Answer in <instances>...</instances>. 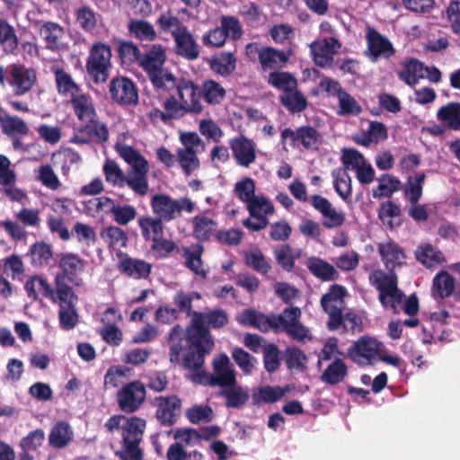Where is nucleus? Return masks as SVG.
<instances>
[{
  "instance_id": "nucleus-1",
  "label": "nucleus",
  "mask_w": 460,
  "mask_h": 460,
  "mask_svg": "<svg viewBox=\"0 0 460 460\" xmlns=\"http://www.w3.org/2000/svg\"><path fill=\"white\" fill-rule=\"evenodd\" d=\"M185 338L188 344L187 353L181 358L183 346L180 341L173 342L170 347V362L172 364H180L185 369L197 372L193 376L192 381L201 383L206 374L205 372L199 371L204 366L205 357L212 351L215 346L214 341L203 339L188 330H186Z\"/></svg>"
},
{
  "instance_id": "nucleus-2",
  "label": "nucleus",
  "mask_w": 460,
  "mask_h": 460,
  "mask_svg": "<svg viewBox=\"0 0 460 460\" xmlns=\"http://www.w3.org/2000/svg\"><path fill=\"white\" fill-rule=\"evenodd\" d=\"M145 429L146 420L137 416L129 417L126 423H123L122 447L115 453L120 460L143 459L144 453L139 444L143 439Z\"/></svg>"
},
{
  "instance_id": "nucleus-3",
  "label": "nucleus",
  "mask_w": 460,
  "mask_h": 460,
  "mask_svg": "<svg viewBox=\"0 0 460 460\" xmlns=\"http://www.w3.org/2000/svg\"><path fill=\"white\" fill-rule=\"evenodd\" d=\"M159 87L158 93H170L176 90L180 101L191 114H199L203 111L200 102V87L191 79L186 77L176 78L173 75L165 78V82Z\"/></svg>"
},
{
  "instance_id": "nucleus-4",
  "label": "nucleus",
  "mask_w": 460,
  "mask_h": 460,
  "mask_svg": "<svg viewBox=\"0 0 460 460\" xmlns=\"http://www.w3.org/2000/svg\"><path fill=\"white\" fill-rule=\"evenodd\" d=\"M36 82L37 73L33 68L17 63L6 66H0V84L3 87H10L15 96L28 93Z\"/></svg>"
},
{
  "instance_id": "nucleus-5",
  "label": "nucleus",
  "mask_w": 460,
  "mask_h": 460,
  "mask_svg": "<svg viewBox=\"0 0 460 460\" xmlns=\"http://www.w3.org/2000/svg\"><path fill=\"white\" fill-rule=\"evenodd\" d=\"M370 280L379 292L378 298L383 307L397 313L398 305L402 304L405 295L398 288V279L394 270L388 273L376 270L371 275Z\"/></svg>"
},
{
  "instance_id": "nucleus-6",
  "label": "nucleus",
  "mask_w": 460,
  "mask_h": 460,
  "mask_svg": "<svg viewBox=\"0 0 460 460\" xmlns=\"http://www.w3.org/2000/svg\"><path fill=\"white\" fill-rule=\"evenodd\" d=\"M165 61V49L161 44H153L145 53L141 52L138 65L147 74L156 91L164 85L165 78L172 75L163 68Z\"/></svg>"
},
{
  "instance_id": "nucleus-7",
  "label": "nucleus",
  "mask_w": 460,
  "mask_h": 460,
  "mask_svg": "<svg viewBox=\"0 0 460 460\" xmlns=\"http://www.w3.org/2000/svg\"><path fill=\"white\" fill-rule=\"evenodd\" d=\"M111 57V49L109 45L102 41L92 45L85 67L87 74L94 84H103L109 79Z\"/></svg>"
},
{
  "instance_id": "nucleus-8",
  "label": "nucleus",
  "mask_w": 460,
  "mask_h": 460,
  "mask_svg": "<svg viewBox=\"0 0 460 460\" xmlns=\"http://www.w3.org/2000/svg\"><path fill=\"white\" fill-rule=\"evenodd\" d=\"M150 206L155 217L161 218L163 222H170L181 217L182 210L192 213L195 209L194 202L188 197L174 199L164 193L154 195Z\"/></svg>"
},
{
  "instance_id": "nucleus-9",
  "label": "nucleus",
  "mask_w": 460,
  "mask_h": 460,
  "mask_svg": "<svg viewBox=\"0 0 460 460\" xmlns=\"http://www.w3.org/2000/svg\"><path fill=\"white\" fill-rule=\"evenodd\" d=\"M384 351L383 342L374 337L363 335L349 347L347 355L357 365L367 367L378 361L379 354Z\"/></svg>"
},
{
  "instance_id": "nucleus-10",
  "label": "nucleus",
  "mask_w": 460,
  "mask_h": 460,
  "mask_svg": "<svg viewBox=\"0 0 460 460\" xmlns=\"http://www.w3.org/2000/svg\"><path fill=\"white\" fill-rule=\"evenodd\" d=\"M228 316L221 308L209 310L208 312H194L193 319L186 330L206 340H213L209 329H219L228 323Z\"/></svg>"
},
{
  "instance_id": "nucleus-11",
  "label": "nucleus",
  "mask_w": 460,
  "mask_h": 460,
  "mask_svg": "<svg viewBox=\"0 0 460 460\" xmlns=\"http://www.w3.org/2000/svg\"><path fill=\"white\" fill-rule=\"evenodd\" d=\"M146 399V387L140 380H133L123 385L116 394L119 409L127 414L137 411Z\"/></svg>"
},
{
  "instance_id": "nucleus-12",
  "label": "nucleus",
  "mask_w": 460,
  "mask_h": 460,
  "mask_svg": "<svg viewBox=\"0 0 460 460\" xmlns=\"http://www.w3.org/2000/svg\"><path fill=\"white\" fill-rule=\"evenodd\" d=\"M246 208L250 217L256 219V221L246 218L243 221V225L254 232L266 228L269 224L267 215H271L274 212L272 203L264 196H255L246 203Z\"/></svg>"
},
{
  "instance_id": "nucleus-13",
  "label": "nucleus",
  "mask_w": 460,
  "mask_h": 460,
  "mask_svg": "<svg viewBox=\"0 0 460 460\" xmlns=\"http://www.w3.org/2000/svg\"><path fill=\"white\" fill-rule=\"evenodd\" d=\"M111 100L119 105L129 106L138 102V91L136 84L128 77L116 76L109 84Z\"/></svg>"
},
{
  "instance_id": "nucleus-14",
  "label": "nucleus",
  "mask_w": 460,
  "mask_h": 460,
  "mask_svg": "<svg viewBox=\"0 0 460 460\" xmlns=\"http://www.w3.org/2000/svg\"><path fill=\"white\" fill-rule=\"evenodd\" d=\"M155 418L161 426L170 428L178 421L182 405L179 396H157L155 398Z\"/></svg>"
},
{
  "instance_id": "nucleus-15",
  "label": "nucleus",
  "mask_w": 460,
  "mask_h": 460,
  "mask_svg": "<svg viewBox=\"0 0 460 460\" xmlns=\"http://www.w3.org/2000/svg\"><path fill=\"white\" fill-rule=\"evenodd\" d=\"M229 146L236 164L248 168L256 161V144L244 135H239L229 140Z\"/></svg>"
},
{
  "instance_id": "nucleus-16",
  "label": "nucleus",
  "mask_w": 460,
  "mask_h": 460,
  "mask_svg": "<svg viewBox=\"0 0 460 460\" xmlns=\"http://www.w3.org/2000/svg\"><path fill=\"white\" fill-rule=\"evenodd\" d=\"M366 40L367 43L366 54L372 62H376L381 57L389 58L395 53L392 42L372 27L367 29Z\"/></svg>"
},
{
  "instance_id": "nucleus-17",
  "label": "nucleus",
  "mask_w": 460,
  "mask_h": 460,
  "mask_svg": "<svg viewBox=\"0 0 460 460\" xmlns=\"http://www.w3.org/2000/svg\"><path fill=\"white\" fill-rule=\"evenodd\" d=\"M85 261L73 252L64 253L60 256L58 268L60 271L55 277H62L73 285L79 286L81 279L78 276L84 270Z\"/></svg>"
},
{
  "instance_id": "nucleus-18",
  "label": "nucleus",
  "mask_w": 460,
  "mask_h": 460,
  "mask_svg": "<svg viewBox=\"0 0 460 460\" xmlns=\"http://www.w3.org/2000/svg\"><path fill=\"white\" fill-rule=\"evenodd\" d=\"M311 205L315 210L320 212L324 220L323 225L328 229L341 226L346 219L343 212H338L332 205L330 200L321 195L314 194L310 198Z\"/></svg>"
},
{
  "instance_id": "nucleus-19",
  "label": "nucleus",
  "mask_w": 460,
  "mask_h": 460,
  "mask_svg": "<svg viewBox=\"0 0 460 460\" xmlns=\"http://www.w3.org/2000/svg\"><path fill=\"white\" fill-rule=\"evenodd\" d=\"M175 41L176 53L188 60H195L199 56V46L187 27L172 31Z\"/></svg>"
},
{
  "instance_id": "nucleus-20",
  "label": "nucleus",
  "mask_w": 460,
  "mask_h": 460,
  "mask_svg": "<svg viewBox=\"0 0 460 460\" xmlns=\"http://www.w3.org/2000/svg\"><path fill=\"white\" fill-rule=\"evenodd\" d=\"M378 252L388 271H394L396 267L405 263L406 254L403 249L395 242L390 240L378 243Z\"/></svg>"
},
{
  "instance_id": "nucleus-21",
  "label": "nucleus",
  "mask_w": 460,
  "mask_h": 460,
  "mask_svg": "<svg viewBox=\"0 0 460 460\" xmlns=\"http://www.w3.org/2000/svg\"><path fill=\"white\" fill-rule=\"evenodd\" d=\"M70 284L62 277H55V288H53L52 295L49 299L52 303L58 304L59 307L76 305L78 296Z\"/></svg>"
},
{
  "instance_id": "nucleus-22",
  "label": "nucleus",
  "mask_w": 460,
  "mask_h": 460,
  "mask_svg": "<svg viewBox=\"0 0 460 460\" xmlns=\"http://www.w3.org/2000/svg\"><path fill=\"white\" fill-rule=\"evenodd\" d=\"M305 265L310 273L323 282L336 281L340 279V273L336 268L322 258L309 257Z\"/></svg>"
},
{
  "instance_id": "nucleus-23",
  "label": "nucleus",
  "mask_w": 460,
  "mask_h": 460,
  "mask_svg": "<svg viewBox=\"0 0 460 460\" xmlns=\"http://www.w3.org/2000/svg\"><path fill=\"white\" fill-rule=\"evenodd\" d=\"M119 270L128 277L141 279L149 277L152 265L144 260L126 256L119 261Z\"/></svg>"
},
{
  "instance_id": "nucleus-24",
  "label": "nucleus",
  "mask_w": 460,
  "mask_h": 460,
  "mask_svg": "<svg viewBox=\"0 0 460 460\" xmlns=\"http://www.w3.org/2000/svg\"><path fill=\"white\" fill-rule=\"evenodd\" d=\"M291 55L290 48L284 50H278L272 47L262 48V52L260 53V64L264 70L273 69L286 64Z\"/></svg>"
},
{
  "instance_id": "nucleus-25",
  "label": "nucleus",
  "mask_w": 460,
  "mask_h": 460,
  "mask_svg": "<svg viewBox=\"0 0 460 460\" xmlns=\"http://www.w3.org/2000/svg\"><path fill=\"white\" fill-rule=\"evenodd\" d=\"M141 234L146 242L164 236V226L161 218L151 216H142L137 220Z\"/></svg>"
},
{
  "instance_id": "nucleus-26",
  "label": "nucleus",
  "mask_w": 460,
  "mask_h": 460,
  "mask_svg": "<svg viewBox=\"0 0 460 460\" xmlns=\"http://www.w3.org/2000/svg\"><path fill=\"white\" fill-rule=\"evenodd\" d=\"M403 69L398 73V77L407 85L414 86L425 77L424 64L417 58H411L402 63Z\"/></svg>"
},
{
  "instance_id": "nucleus-27",
  "label": "nucleus",
  "mask_w": 460,
  "mask_h": 460,
  "mask_svg": "<svg viewBox=\"0 0 460 460\" xmlns=\"http://www.w3.org/2000/svg\"><path fill=\"white\" fill-rule=\"evenodd\" d=\"M71 105L77 119L85 122L91 118L96 117V111L90 95L85 93L76 94L71 99Z\"/></svg>"
},
{
  "instance_id": "nucleus-28",
  "label": "nucleus",
  "mask_w": 460,
  "mask_h": 460,
  "mask_svg": "<svg viewBox=\"0 0 460 460\" xmlns=\"http://www.w3.org/2000/svg\"><path fill=\"white\" fill-rule=\"evenodd\" d=\"M204 246L200 243L193 245L191 250L184 248L183 257L185 259V266L196 275L206 279L208 271L203 268L202 255Z\"/></svg>"
},
{
  "instance_id": "nucleus-29",
  "label": "nucleus",
  "mask_w": 460,
  "mask_h": 460,
  "mask_svg": "<svg viewBox=\"0 0 460 460\" xmlns=\"http://www.w3.org/2000/svg\"><path fill=\"white\" fill-rule=\"evenodd\" d=\"M39 32L46 43V48L54 50L58 49L65 30L58 22L48 21L41 24Z\"/></svg>"
},
{
  "instance_id": "nucleus-30",
  "label": "nucleus",
  "mask_w": 460,
  "mask_h": 460,
  "mask_svg": "<svg viewBox=\"0 0 460 460\" xmlns=\"http://www.w3.org/2000/svg\"><path fill=\"white\" fill-rule=\"evenodd\" d=\"M193 236L199 242L204 243L215 236L217 223L208 217L198 215L192 218Z\"/></svg>"
},
{
  "instance_id": "nucleus-31",
  "label": "nucleus",
  "mask_w": 460,
  "mask_h": 460,
  "mask_svg": "<svg viewBox=\"0 0 460 460\" xmlns=\"http://www.w3.org/2000/svg\"><path fill=\"white\" fill-rule=\"evenodd\" d=\"M455 279L447 270L439 271L433 279L432 294L435 299L449 297L455 289Z\"/></svg>"
},
{
  "instance_id": "nucleus-32",
  "label": "nucleus",
  "mask_w": 460,
  "mask_h": 460,
  "mask_svg": "<svg viewBox=\"0 0 460 460\" xmlns=\"http://www.w3.org/2000/svg\"><path fill=\"white\" fill-rule=\"evenodd\" d=\"M128 33L139 41H154L157 33L151 22L142 19H131L128 24Z\"/></svg>"
},
{
  "instance_id": "nucleus-33",
  "label": "nucleus",
  "mask_w": 460,
  "mask_h": 460,
  "mask_svg": "<svg viewBox=\"0 0 460 460\" xmlns=\"http://www.w3.org/2000/svg\"><path fill=\"white\" fill-rule=\"evenodd\" d=\"M0 46L4 52L7 54L15 53L19 46V39L15 29L4 18H0Z\"/></svg>"
},
{
  "instance_id": "nucleus-34",
  "label": "nucleus",
  "mask_w": 460,
  "mask_h": 460,
  "mask_svg": "<svg viewBox=\"0 0 460 460\" xmlns=\"http://www.w3.org/2000/svg\"><path fill=\"white\" fill-rule=\"evenodd\" d=\"M437 119L444 122L449 129L460 130V102H452L440 107Z\"/></svg>"
},
{
  "instance_id": "nucleus-35",
  "label": "nucleus",
  "mask_w": 460,
  "mask_h": 460,
  "mask_svg": "<svg viewBox=\"0 0 460 460\" xmlns=\"http://www.w3.org/2000/svg\"><path fill=\"white\" fill-rule=\"evenodd\" d=\"M164 111L155 109V112L160 113V119L164 122H167L172 119L181 118L184 115L190 113L187 111V108L183 105L180 99L177 100L172 92L169 93V96L164 102Z\"/></svg>"
},
{
  "instance_id": "nucleus-36",
  "label": "nucleus",
  "mask_w": 460,
  "mask_h": 460,
  "mask_svg": "<svg viewBox=\"0 0 460 460\" xmlns=\"http://www.w3.org/2000/svg\"><path fill=\"white\" fill-rule=\"evenodd\" d=\"M348 376V367L341 358L332 361L321 376V380L330 385L341 383Z\"/></svg>"
},
{
  "instance_id": "nucleus-37",
  "label": "nucleus",
  "mask_w": 460,
  "mask_h": 460,
  "mask_svg": "<svg viewBox=\"0 0 460 460\" xmlns=\"http://www.w3.org/2000/svg\"><path fill=\"white\" fill-rule=\"evenodd\" d=\"M377 181V189L372 190L375 199L390 198L402 188L401 181L393 174L384 173Z\"/></svg>"
},
{
  "instance_id": "nucleus-38",
  "label": "nucleus",
  "mask_w": 460,
  "mask_h": 460,
  "mask_svg": "<svg viewBox=\"0 0 460 460\" xmlns=\"http://www.w3.org/2000/svg\"><path fill=\"white\" fill-rule=\"evenodd\" d=\"M84 125L79 129V132L85 133L89 138L93 139L99 143H105L109 139V129L106 124L98 119V115L95 118L84 122Z\"/></svg>"
},
{
  "instance_id": "nucleus-39",
  "label": "nucleus",
  "mask_w": 460,
  "mask_h": 460,
  "mask_svg": "<svg viewBox=\"0 0 460 460\" xmlns=\"http://www.w3.org/2000/svg\"><path fill=\"white\" fill-rule=\"evenodd\" d=\"M200 91L204 101L209 105L219 104L226 95L225 88L213 79L205 80Z\"/></svg>"
},
{
  "instance_id": "nucleus-40",
  "label": "nucleus",
  "mask_w": 460,
  "mask_h": 460,
  "mask_svg": "<svg viewBox=\"0 0 460 460\" xmlns=\"http://www.w3.org/2000/svg\"><path fill=\"white\" fill-rule=\"evenodd\" d=\"M236 67V58L232 52H222L212 58L210 68L222 76L230 75Z\"/></svg>"
},
{
  "instance_id": "nucleus-41",
  "label": "nucleus",
  "mask_w": 460,
  "mask_h": 460,
  "mask_svg": "<svg viewBox=\"0 0 460 460\" xmlns=\"http://www.w3.org/2000/svg\"><path fill=\"white\" fill-rule=\"evenodd\" d=\"M101 238L112 249H121L128 245V238L126 232L119 226L104 227L100 233Z\"/></svg>"
},
{
  "instance_id": "nucleus-42",
  "label": "nucleus",
  "mask_w": 460,
  "mask_h": 460,
  "mask_svg": "<svg viewBox=\"0 0 460 460\" xmlns=\"http://www.w3.org/2000/svg\"><path fill=\"white\" fill-rule=\"evenodd\" d=\"M333 187L337 194L347 203L350 202L352 195L351 179L349 173L342 169L332 172Z\"/></svg>"
},
{
  "instance_id": "nucleus-43",
  "label": "nucleus",
  "mask_w": 460,
  "mask_h": 460,
  "mask_svg": "<svg viewBox=\"0 0 460 460\" xmlns=\"http://www.w3.org/2000/svg\"><path fill=\"white\" fill-rule=\"evenodd\" d=\"M279 101L293 114L304 111L308 106L306 98L297 88L280 94Z\"/></svg>"
},
{
  "instance_id": "nucleus-44",
  "label": "nucleus",
  "mask_w": 460,
  "mask_h": 460,
  "mask_svg": "<svg viewBox=\"0 0 460 460\" xmlns=\"http://www.w3.org/2000/svg\"><path fill=\"white\" fill-rule=\"evenodd\" d=\"M0 126L2 132L10 137L26 136L29 133L26 122L17 116L0 117Z\"/></svg>"
},
{
  "instance_id": "nucleus-45",
  "label": "nucleus",
  "mask_w": 460,
  "mask_h": 460,
  "mask_svg": "<svg viewBox=\"0 0 460 460\" xmlns=\"http://www.w3.org/2000/svg\"><path fill=\"white\" fill-rule=\"evenodd\" d=\"M117 53L122 65L131 66L139 63L141 51L137 45L130 40H119Z\"/></svg>"
},
{
  "instance_id": "nucleus-46",
  "label": "nucleus",
  "mask_w": 460,
  "mask_h": 460,
  "mask_svg": "<svg viewBox=\"0 0 460 460\" xmlns=\"http://www.w3.org/2000/svg\"><path fill=\"white\" fill-rule=\"evenodd\" d=\"M52 286L48 280L40 276L35 275L30 278L25 283V290L29 297L36 300L38 294H41L43 297L49 298L52 295Z\"/></svg>"
},
{
  "instance_id": "nucleus-47",
  "label": "nucleus",
  "mask_w": 460,
  "mask_h": 460,
  "mask_svg": "<svg viewBox=\"0 0 460 460\" xmlns=\"http://www.w3.org/2000/svg\"><path fill=\"white\" fill-rule=\"evenodd\" d=\"M75 17L78 26L87 33H93L97 28L98 14L87 5L78 8Z\"/></svg>"
},
{
  "instance_id": "nucleus-48",
  "label": "nucleus",
  "mask_w": 460,
  "mask_h": 460,
  "mask_svg": "<svg viewBox=\"0 0 460 460\" xmlns=\"http://www.w3.org/2000/svg\"><path fill=\"white\" fill-rule=\"evenodd\" d=\"M57 90L59 94L67 96H75L79 94V86L74 81L72 76L64 69H57L54 72Z\"/></svg>"
},
{
  "instance_id": "nucleus-49",
  "label": "nucleus",
  "mask_w": 460,
  "mask_h": 460,
  "mask_svg": "<svg viewBox=\"0 0 460 460\" xmlns=\"http://www.w3.org/2000/svg\"><path fill=\"white\" fill-rule=\"evenodd\" d=\"M72 434L70 426L65 421H59L51 429L49 444L55 448H62L71 441Z\"/></svg>"
},
{
  "instance_id": "nucleus-50",
  "label": "nucleus",
  "mask_w": 460,
  "mask_h": 460,
  "mask_svg": "<svg viewBox=\"0 0 460 460\" xmlns=\"http://www.w3.org/2000/svg\"><path fill=\"white\" fill-rule=\"evenodd\" d=\"M220 395L226 398V406L230 408H241L249 399V394L242 386L234 385L220 392Z\"/></svg>"
},
{
  "instance_id": "nucleus-51",
  "label": "nucleus",
  "mask_w": 460,
  "mask_h": 460,
  "mask_svg": "<svg viewBox=\"0 0 460 460\" xmlns=\"http://www.w3.org/2000/svg\"><path fill=\"white\" fill-rule=\"evenodd\" d=\"M417 260L423 265L431 268L445 261L444 254L431 244L420 246L416 252Z\"/></svg>"
},
{
  "instance_id": "nucleus-52",
  "label": "nucleus",
  "mask_w": 460,
  "mask_h": 460,
  "mask_svg": "<svg viewBox=\"0 0 460 460\" xmlns=\"http://www.w3.org/2000/svg\"><path fill=\"white\" fill-rule=\"evenodd\" d=\"M268 83L273 87L282 90L284 93L291 92L297 88L296 78L288 72H271L269 75Z\"/></svg>"
},
{
  "instance_id": "nucleus-53",
  "label": "nucleus",
  "mask_w": 460,
  "mask_h": 460,
  "mask_svg": "<svg viewBox=\"0 0 460 460\" xmlns=\"http://www.w3.org/2000/svg\"><path fill=\"white\" fill-rule=\"evenodd\" d=\"M263 364L269 373H274L280 367V351L274 343H267L263 346Z\"/></svg>"
},
{
  "instance_id": "nucleus-54",
  "label": "nucleus",
  "mask_w": 460,
  "mask_h": 460,
  "mask_svg": "<svg viewBox=\"0 0 460 460\" xmlns=\"http://www.w3.org/2000/svg\"><path fill=\"white\" fill-rule=\"evenodd\" d=\"M339 101L338 114L341 116L359 115L362 112L361 105L346 90L341 93Z\"/></svg>"
},
{
  "instance_id": "nucleus-55",
  "label": "nucleus",
  "mask_w": 460,
  "mask_h": 460,
  "mask_svg": "<svg viewBox=\"0 0 460 460\" xmlns=\"http://www.w3.org/2000/svg\"><path fill=\"white\" fill-rule=\"evenodd\" d=\"M236 384V374L233 367L214 372V375H212L208 380V385L210 386H219L223 389L234 386Z\"/></svg>"
},
{
  "instance_id": "nucleus-56",
  "label": "nucleus",
  "mask_w": 460,
  "mask_h": 460,
  "mask_svg": "<svg viewBox=\"0 0 460 460\" xmlns=\"http://www.w3.org/2000/svg\"><path fill=\"white\" fill-rule=\"evenodd\" d=\"M255 181L250 177H244L234 184V192L238 199L243 203H247L255 195Z\"/></svg>"
},
{
  "instance_id": "nucleus-57",
  "label": "nucleus",
  "mask_w": 460,
  "mask_h": 460,
  "mask_svg": "<svg viewBox=\"0 0 460 460\" xmlns=\"http://www.w3.org/2000/svg\"><path fill=\"white\" fill-rule=\"evenodd\" d=\"M185 415L192 424L207 423L213 420V411L209 405H194L186 411Z\"/></svg>"
},
{
  "instance_id": "nucleus-58",
  "label": "nucleus",
  "mask_w": 460,
  "mask_h": 460,
  "mask_svg": "<svg viewBox=\"0 0 460 460\" xmlns=\"http://www.w3.org/2000/svg\"><path fill=\"white\" fill-rule=\"evenodd\" d=\"M220 27L227 39L239 40L243 35L240 21L232 15H223L220 19Z\"/></svg>"
},
{
  "instance_id": "nucleus-59",
  "label": "nucleus",
  "mask_w": 460,
  "mask_h": 460,
  "mask_svg": "<svg viewBox=\"0 0 460 460\" xmlns=\"http://www.w3.org/2000/svg\"><path fill=\"white\" fill-rule=\"evenodd\" d=\"M110 212L112 214L114 221L121 226L128 225L137 217V209L131 205H112Z\"/></svg>"
},
{
  "instance_id": "nucleus-60",
  "label": "nucleus",
  "mask_w": 460,
  "mask_h": 460,
  "mask_svg": "<svg viewBox=\"0 0 460 460\" xmlns=\"http://www.w3.org/2000/svg\"><path fill=\"white\" fill-rule=\"evenodd\" d=\"M245 263L262 275H266L271 270V265L260 250L247 253L245 256Z\"/></svg>"
},
{
  "instance_id": "nucleus-61",
  "label": "nucleus",
  "mask_w": 460,
  "mask_h": 460,
  "mask_svg": "<svg viewBox=\"0 0 460 460\" xmlns=\"http://www.w3.org/2000/svg\"><path fill=\"white\" fill-rule=\"evenodd\" d=\"M128 185L136 194L145 196L148 192V181L146 174L128 172L125 175L124 185Z\"/></svg>"
},
{
  "instance_id": "nucleus-62",
  "label": "nucleus",
  "mask_w": 460,
  "mask_h": 460,
  "mask_svg": "<svg viewBox=\"0 0 460 460\" xmlns=\"http://www.w3.org/2000/svg\"><path fill=\"white\" fill-rule=\"evenodd\" d=\"M274 257L280 267L290 272L295 267L296 257L292 254V249L289 244H282L274 250Z\"/></svg>"
},
{
  "instance_id": "nucleus-63",
  "label": "nucleus",
  "mask_w": 460,
  "mask_h": 460,
  "mask_svg": "<svg viewBox=\"0 0 460 460\" xmlns=\"http://www.w3.org/2000/svg\"><path fill=\"white\" fill-rule=\"evenodd\" d=\"M232 358L244 374H251L253 370V362L256 361L251 354L243 348L235 347L232 350Z\"/></svg>"
},
{
  "instance_id": "nucleus-64",
  "label": "nucleus",
  "mask_w": 460,
  "mask_h": 460,
  "mask_svg": "<svg viewBox=\"0 0 460 460\" xmlns=\"http://www.w3.org/2000/svg\"><path fill=\"white\" fill-rule=\"evenodd\" d=\"M179 163L183 172L190 175L194 170L199 167V160L195 150L178 149Z\"/></svg>"
}]
</instances>
